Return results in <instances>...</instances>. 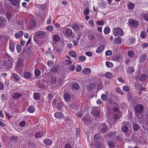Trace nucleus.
I'll use <instances>...</instances> for the list:
<instances>
[{"mask_svg": "<svg viewBox=\"0 0 148 148\" xmlns=\"http://www.w3.org/2000/svg\"><path fill=\"white\" fill-rule=\"evenodd\" d=\"M128 25L130 27L134 28L138 27L139 25V22L133 19H130L128 21Z\"/></svg>", "mask_w": 148, "mask_h": 148, "instance_id": "obj_1", "label": "nucleus"}, {"mask_svg": "<svg viewBox=\"0 0 148 148\" xmlns=\"http://www.w3.org/2000/svg\"><path fill=\"white\" fill-rule=\"evenodd\" d=\"M113 34L116 36H121L123 34L122 29L119 27H115L113 29Z\"/></svg>", "mask_w": 148, "mask_h": 148, "instance_id": "obj_2", "label": "nucleus"}, {"mask_svg": "<svg viewBox=\"0 0 148 148\" xmlns=\"http://www.w3.org/2000/svg\"><path fill=\"white\" fill-rule=\"evenodd\" d=\"M144 110V108L143 106L141 104H138L135 107V110L136 113H141Z\"/></svg>", "mask_w": 148, "mask_h": 148, "instance_id": "obj_3", "label": "nucleus"}, {"mask_svg": "<svg viewBox=\"0 0 148 148\" xmlns=\"http://www.w3.org/2000/svg\"><path fill=\"white\" fill-rule=\"evenodd\" d=\"M13 64V59L12 58H10L8 61L5 63V65L8 69H10L12 67Z\"/></svg>", "mask_w": 148, "mask_h": 148, "instance_id": "obj_4", "label": "nucleus"}, {"mask_svg": "<svg viewBox=\"0 0 148 148\" xmlns=\"http://www.w3.org/2000/svg\"><path fill=\"white\" fill-rule=\"evenodd\" d=\"M23 77L26 79H30L32 77L31 73L29 72L25 71L23 73Z\"/></svg>", "mask_w": 148, "mask_h": 148, "instance_id": "obj_5", "label": "nucleus"}, {"mask_svg": "<svg viewBox=\"0 0 148 148\" xmlns=\"http://www.w3.org/2000/svg\"><path fill=\"white\" fill-rule=\"evenodd\" d=\"M45 33L44 32L41 31H39L36 33L35 35L39 38H42L44 37Z\"/></svg>", "mask_w": 148, "mask_h": 148, "instance_id": "obj_6", "label": "nucleus"}, {"mask_svg": "<svg viewBox=\"0 0 148 148\" xmlns=\"http://www.w3.org/2000/svg\"><path fill=\"white\" fill-rule=\"evenodd\" d=\"M147 77V75L145 74H142L141 75H138L136 77V78L140 79V80L141 81H143L145 80Z\"/></svg>", "mask_w": 148, "mask_h": 148, "instance_id": "obj_7", "label": "nucleus"}, {"mask_svg": "<svg viewBox=\"0 0 148 148\" xmlns=\"http://www.w3.org/2000/svg\"><path fill=\"white\" fill-rule=\"evenodd\" d=\"M55 117L58 119H62L64 117L63 113L60 112H56L54 114Z\"/></svg>", "mask_w": 148, "mask_h": 148, "instance_id": "obj_8", "label": "nucleus"}, {"mask_svg": "<svg viewBox=\"0 0 148 148\" xmlns=\"http://www.w3.org/2000/svg\"><path fill=\"white\" fill-rule=\"evenodd\" d=\"M43 142L44 144L47 146H50L52 144V141L49 139H45L44 140Z\"/></svg>", "mask_w": 148, "mask_h": 148, "instance_id": "obj_9", "label": "nucleus"}, {"mask_svg": "<svg viewBox=\"0 0 148 148\" xmlns=\"http://www.w3.org/2000/svg\"><path fill=\"white\" fill-rule=\"evenodd\" d=\"M135 69L134 67L131 66L129 67L126 70L128 74H132L134 72Z\"/></svg>", "mask_w": 148, "mask_h": 148, "instance_id": "obj_10", "label": "nucleus"}, {"mask_svg": "<svg viewBox=\"0 0 148 148\" xmlns=\"http://www.w3.org/2000/svg\"><path fill=\"white\" fill-rule=\"evenodd\" d=\"M53 39L54 41L56 42H58L60 39V36L57 34L52 35Z\"/></svg>", "mask_w": 148, "mask_h": 148, "instance_id": "obj_11", "label": "nucleus"}, {"mask_svg": "<svg viewBox=\"0 0 148 148\" xmlns=\"http://www.w3.org/2000/svg\"><path fill=\"white\" fill-rule=\"evenodd\" d=\"M73 34V32L71 29H67L65 31V34L68 37L71 36Z\"/></svg>", "mask_w": 148, "mask_h": 148, "instance_id": "obj_12", "label": "nucleus"}, {"mask_svg": "<svg viewBox=\"0 0 148 148\" xmlns=\"http://www.w3.org/2000/svg\"><path fill=\"white\" fill-rule=\"evenodd\" d=\"M23 34V32L22 31H20L15 33L14 34L15 37L17 38H19L22 37Z\"/></svg>", "mask_w": 148, "mask_h": 148, "instance_id": "obj_13", "label": "nucleus"}, {"mask_svg": "<svg viewBox=\"0 0 148 148\" xmlns=\"http://www.w3.org/2000/svg\"><path fill=\"white\" fill-rule=\"evenodd\" d=\"M105 47L103 45H101L98 47L96 51V52L98 53L102 52L104 49Z\"/></svg>", "mask_w": 148, "mask_h": 148, "instance_id": "obj_14", "label": "nucleus"}, {"mask_svg": "<svg viewBox=\"0 0 148 148\" xmlns=\"http://www.w3.org/2000/svg\"><path fill=\"white\" fill-rule=\"evenodd\" d=\"M101 132L103 133L106 132L107 130V127L106 124L103 123L101 125Z\"/></svg>", "mask_w": 148, "mask_h": 148, "instance_id": "obj_15", "label": "nucleus"}, {"mask_svg": "<svg viewBox=\"0 0 148 148\" xmlns=\"http://www.w3.org/2000/svg\"><path fill=\"white\" fill-rule=\"evenodd\" d=\"M134 88L136 90H142V86L138 83H134Z\"/></svg>", "mask_w": 148, "mask_h": 148, "instance_id": "obj_16", "label": "nucleus"}, {"mask_svg": "<svg viewBox=\"0 0 148 148\" xmlns=\"http://www.w3.org/2000/svg\"><path fill=\"white\" fill-rule=\"evenodd\" d=\"M100 111V107H97V108L94 110L93 112L94 115L95 116H98L99 114Z\"/></svg>", "mask_w": 148, "mask_h": 148, "instance_id": "obj_17", "label": "nucleus"}, {"mask_svg": "<svg viewBox=\"0 0 148 148\" xmlns=\"http://www.w3.org/2000/svg\"><path fill=\"white\" fill-rule=\"evenodd\" d=\"M147 58V55L145 54H143L140 57L139 61L140 62H144Z\"/></svg>", "mask_w": 148, "mask_h": 148, "instance_id": "obj_18", "label": "nucleus"}, {"mask_svg": "<svg viewBox=\"0 0 148 148\" xmlns=\"http://www.w3.org/2000/svg\"><path fill=\"white\" fill-rule=\"evenodd\" d=\"M43 136V133L41 132H38L36 133L35 135V137L37 139H39Z\"/></svg>", "mask_w": 148, "mask_h": 148, "instance_id": "obj_19", "label": "nucleus"}, {"mask_svg": "<svg viewBox=\"0 0 148 148\" xmlns=\"http://www.w3.org/2000/svg\"><path fill=\"white\" fill-rule=\"evenodd\" d=\"M82 73L84 75L89 74L91 72V69L90 68H87L83 70Z\"/></svg>", "mask_w": 148, "mask_h": 148, "instance_id": "obj_20", "label": "nucleus"}, {"mask_svg": "<svg viewBox=\"0 0 148 148\" xmlns=\"http://www.w3.org/2000/svg\"><path fill=\"white\" fill-rule=\"evenodd\" d=\"M69 54L70 56L73 58H75L77 57V53L75 51L73 50L69 51Z\"/></svg>", "mask_w": 148, "mask_h": 148, "instance_id": "obj_21", "label": "nucleus"}, {"mask_svg": "<svg viewBox=\"0 0 148 148\" xmlns=\"http://www.w3.org/2000/svg\"><path fill=\"white\" fill-rule=\"evenodd\" d=\"M21 96V95L20 93L15 92L14 93L13 97L14 99H18L20 98Z\"/></svg>", "mask_w": 148, "mask_h": 148, "instance_id": "obj_22", "label": "nucleus"}, {"mask_svg": "<svg viewBox=\"0 0 148 148\" xmlns=\"http://www.w3.org/2000/svg\"><path fill=\"white\" fill-rule=\"evenodd\" d=\"M70 97V96L69 94L65 93L64 94V98L65 101L66 102H68L69 101Z\"/></svg>", "mask_w": 148, "mask_h": 148, "instance_id": "obj_23", "label": "nucleus"}, {"mask_svg": "<svg viewBox=\"0 0 148 148\" xmlns=\"http://www.w3.org/2000/svg\"><path fill=\"white\" fill-rule=\"evenodd\" d=\"M95 146L97 148H105L101 142H97Z\"/></svg>", "mask_w": 148, "mask_h": 148, "instance_id": "obj_24", "label": "nucleus"}, {"mask_svg": "<svg viewBox=\"0 0 148 148\" xmlns=\"http://www.w3.org/2000/svg\"><path fill=\"white\" fill-rule=\"evenodd\" d=\"M127 6L129 10H132L134 8L135 5L134 3L130 2L127 4Z\"/></svg>", "mask_w": 148, "mask_h": 148, "instance_id": "obj_25", "label": "nucleus"}, {"mask_svg": "<svg viewBox=\"0 0 148 148\" xmlns=\"http://www.w3.org/2000/svg\"><path fill=\"white\" fill-rule=\"evenodd\" d=\"M10 139L12 142L15 143L17 140V137L15 136H12L10 137Z\"/></svg>", "mask_w": 148, "mask_h": 148, "instance_id": "obj_26", "label": "nucleus"}, {"mask_svg": "<svg viewBox=\"0 0 148 148\" xmlns=\"http://www.w3.org/2000/svg\"><path fill=\"white\" fill-rule=\"evenodd\" d=\"M105 76L108 79L111 78L113 77L112 74L109 72H106L105 74Z\"/></svg>", "mask_w": 148, "mask_h": 148, "instance_id": "obj_27", "label": "nucleus"}, {"mask_svg": "<svg viewBox=\"0 0 148 148\" xmlns=\"http://www.w3.org/2000/svg\"><path fill=\"white\" fill-rule=\"evenodd\" d=\"M28 111L30 113H33L35 111V109L34 107L32 106H29L28 108Z\"/></svg>", "mask_w": 148, "mask_h": 148, "instance_id": "obj_28", "label": "nucleus"}, {"mask_svg": "<svg viewBox=\"0 0 148 148\" xmlns=\"http://www.w3.org/2000/svg\"><path fill=\"white\" fill-rule=\"evenodd\" d=\"M11 1V3L12 5L13 6H16L19 3L18 0H8Z\"/></svg>", "mask_w": 148, "mask_h": 148, "instance_id": "obj_29", "label": "nucleus"}, {"mask_svg": "<svg viewBox=\"0 0 148 148\" xmlns=\"http://www.w3.org/2000/svg\"><path fill=\"white\" fill-rule=\"evenodd\" d=\"M40 94L38 93H34L33 95V97L35 100H38L40 99Z\"/></svg>", "mask_w": 148, "mask_h": 148, "instance_id": "obj_30", "label": "nucleus"}, {"mask_svg": "<svg viewBox=\"0 0 148 148\" xmlns=\"http://www.w3.org/2000/svg\"><path fill=\"white\" fill-rule=\"evenodd\" d=\"M34 72L35 75L36 77L39 76L40 74V71L38 69L35 70Z\"/></svg>", "mask_w": 148, "mask_h": 148, "instance_id": "obj_31", "label": "nucleus"}, {"mask_svg": "<svg viewBox=\"0 0 148 148\" xmlns=\"http://www.w3.org/2000/svg\"><path fill=\"white\" fill-rule=\"evenodd\" d=\"M110 29L109 27H106L104 30V32L106 34H109L110 32Z\"/></svg>", "mask_w": 148, "mask_h": 148, "instance_id": "obj_32", "label": "nucleus"}, {"mask_svg": "<svg viewBox=\"0 0 148 148\" xmlns=\"http://www.w3.org/2000/svg\"><path fill=\"white\" fill-rule=\"evenodd\" d=\"M56 50L58 53L61 54L63 52V49L62 47H58L56 48Z\"/></svg>", "mask_w": 148, "mask_h": 148, "instance_id": "obj_33", "label": "nucleus"}, {"mask_svg": "<svg viewBox=\"0 0 148 148\" xmlns=\"http://www.w3.org/2000/svg\"><path fill=\"white\" fill-rule=\"evenodd\" d=\"M10 50L13 52L14 51V44L13 43H10Z\"/></svg>", "mask_w": 148, "mask_h": 148, "instance_id": "obj_34", "label": "nucleus"}, {"mask_svg": "<svg viewBox=\"0 0 148 148\" xmlns=\"http://www.w3.org/2000/svg\"><path fill=\"white\" fill-rule=\"evenodd\" d=\"M72 87L73 89L75 90H77L79 89V86L77 84L75 83L72 85Z\"/></svg>", "mask_w": 148, "mask_h": 148, "instance_id": "obj_35", "label": "nucleus"}, {"mask_svg": "<svg viewBox=\"0 0 148 148\" xmlns=\"http://www.w3.org/2000/svg\"><path fill=\"white\" fill-rule=\"evenodd\" d=\"M123 90L126 92H128L130 90V88L128 86H124L123 87Z\"/></svg>", "mask_w": 148, "mask_h": 148, "instance_id": "obj_36", "label": "nucleus"}, {"mask_svg": "<svg viewBox=\"0 0 148 148\" xmlns=\"http://www.w3.org/2000/svg\"><path fill=\"white\" fill-rule=\"evenodd\" d=\"M46 29L47 30L51 32H52L54 30V27L51 25H49L47 26Z\"/></svg>", "mask_w": 148, "mask_h": 148, "instance_id": "obj_37", "label": "nucleus"}, {"mask_svg": "<svg viewBox=\"0 0 148 148\" xmlns=\"http://www.w3.org/2000/svg\"><path fill=\"white\" fill-rule=\"evenodd\" d=\"M106 66L108 67L111 68L113 66V64L109 61H107L106 63Z\"/></svg>", "mask_w": 148, "mask_h": 148, "instance_id": "obj_38", "label": "nucleus"}, {"mask_svg": "<svg viewBox=\"0 0 148 148\" xmlns=\"http://www.w3.org/2000/svg\"><path fill=\"white\" fill-rule=\"evenodd\" d=\"M86 57L84 56H81L78 58L80 62H82L85 61L86 60Z\"/></svg>", "mask_w": 148, "mask_h": 148, "instance_id": "obj_39", "label": "nucleus"}, {"mask_svg": "<svg viewBox=\"0 0 148 148\" xmlns=\"http://www.w3.org/2000/svg\"><path fill=\"white\" fill-rule=\"evenodd\" d=\"M142 16L143 17L144 19L146 21H148V12L143 14Z\"/></svg>", "mask_w": 148, "mask_h": 148, "instance_id": "obj_40", "label": "nucleus"}, {"mask_svg": "<svg viewBox=\"0 0 148 148\" xmlns=\"http://www.w3.org/2000/svg\"><path fill=\"white\" fill-rule=\"evenodd\" d=\"M64 105L62 103L60 102L57 105V109L59 110H60L61 108L63 107Z\"/></svg>", "mask_w": 148, "mask_h": 148, "instance_id": "obj_41", "label": "nucleus"}, {"mask_svg": "<svg viewBox=\"0 0 148 148\" xmlns=\"http://www.w3.org/2000/svg\"><path fill=\"white\" fill-rule=\"evenodd\" d=\"M140 37L142 38H145L147 36L146 32L145 31L142 32L140 35Z\"/></svg>", "mask_w": 148, "mask_h": 148, "instance_id": "obj_42", "label": "nucleus"}, {"mask_svg": "<svg viewBox=\"0 0 148 148\" xmlns=\"http://www.w3.org/2000/svg\"><path fill=\"white\" fill-rule=\"evenodd\" d=\"M114 41L115 43L117 44H120L121 42V39L119 37H117L115 38Z\"/></svg>", "mask_w": 148, "mask_h": 148, "instance_id": "obj_43", "label": "nucleus"}, {"mask_svg": "<svg viewBox=\"0 0 148 148\" xmlns=\"http://www.w3.org/2000/svg\"><path fill=\"white\" fill-rule=\"evenodd\" d=\"M57 80L56 78L54 77H52L50 79V82L51 84H55Z\"/></svg>", "mask_w": 148, "mask_h": 148, "instance_id": "obj_44", "label": "nucleus"}, {"mask_svg": "<svg viewBox=\"0 0 148 148\" xmlns=\"http://www.w3.org/2000/svg\"><path fill=\"white\" fill-rule=\"evenodd\" d=\"M90 12V9L88 8H87L84 10V14L85 15H87Z\"/></svg>", "mask_w": 148, "mask_h": 148, "instance_id": "obj_45", "label": "nucleus"}, {"mask_svg": "<svg viewBox=\"0 0 148 148\" xmlns=\"http://www.w3.org/2000/svg\"><path fill=\"white\" fill-rule=\"evenodd\" d=\"M133 130L135 131H137L139 128L138 125L136 124H133Z\"/></svg>", "mask_w": 148, "mask_h": 148, "instance_id": "obj_46", "label": "nucleus"}, {"mask_svg": "<svg viewBox=\"0 0 148 148\" xmlns=\"http://www.w3.org/2000/svg\"><path fill=\"white\" fill-rule=\"evenodd\" d=\"M72 28L75 31H77L79 28V26L77 25L74 24L72 26Z\"/></svg>", "mask_w": 148, "mask_h": 148, "instance_id": "obj_47", "label": "nucleus"}, {"mask_svg": "<svg viewBox=\"0 0 148 148\" xmlns=\"http://www.w3.org/2000/svg\"><path fill=\"white\" fill-rule=\"evenodd\" d=\"M26 125L25 121H23L20 122L19 123V125L21 127H25Z\"/></svg>", "mask_w": 148, "mask_h": 148, "instance_id": "obj_48", "label": "nucleus"}, {"mask_svg": "<svg viewBox=\"0 0 148 148\" xmlns=\"http://www.w3.org/2000/svg\"><path fill=\"white\" fill-rule=\"evenodd\" d=\"M127 54L130 57H132L134 55V51L132 50H130L128 51Z\"/></svg>", "mask_w": 148, "mask_h": 148, "instance_id": "obj_49", "label": "nucleus"}, {"mask_svg": "<svg viewBox=\"0 0 148 148\" xmlns=\"http://www.w3.org/2000/svg\"><path fill=\"white\" fill-rule=\"evenodd\" d=\"M12 75L14 79L16 81H19V76L16 74L15 73H12Z\"/></svg>", "mask_w": 148, "mask_h": 148, "instance_id": "obj_50", "label": "nucleus"}, {"mask_svg": "<svg viewBox=\"0 0 148 148\" xmlns=\"http://www.w3.org/2000/svg\"><path fill=\"white\" fill-rule=\"evenodd\" d=\"M129 128L127 126L123 127L121 128L122 131L124 132H126L128 130Z\"/></svg>", "mask_w": 148, "mask_h": 148, "instance_id": "obj_51", "label": "nucleus"}, {"mask_svg": "<svg viewBox=\"0 0 148 148\" xmlns=\"http://www.w3.org/2000/svg\"><path fill=\"white\" fill-rule=\"evenodd\" d=\"M65 60L66 64L67 65H69L72 64V62L71 58L70 59H66Z\"/></svg>", "mask_w": 148, "mask_h": 148, "instance_id": "obj_52", "label": "nucleus"}, {"mask_svg": "<svg viewBox=\"0 0 148 148\" xmlns=\"http://www.w3.org/2000/svg\"><path fill=\"white\" fill-rule=\"evenodd\" d=\"M116 91L120 94L122 95L124 94L123 92L119 88H117L116 89Z\"/></svg>", "mask_w": 148, "mask_h": 148, "instance_id": "obj_53", "label": "nucleus"}, {"mask_svg": "<svg viewBox=\"0 0 148 148\" xmlns=\"http://www.w3.org/2000/svg\"><path fill=\"white\" fill-rule=\"evenodd\" d=\"M96 23L98 25H104V21L103 20L98 21Z\"/></svg>", "mask_w": 148, "mask_h": 148, "instance_id": "obj_54", "label": "nucleus"}, {"mask_svg": "<svg viewBox=\"0 0 148 148\" xmlns=\"http://www.w3.org/2000/svg\"><path fill=\"white\" fill-rule=\"evenodd\" d=\"M112 52L111 50H108L106 51L105 52V55L106 56H109L112 54Z\"/></svg>", "mask_w": 148, "mask_h": 148, "instance_id": "obj_55", "label": "nucleus"}, {"mask_svg": "<svg viewBox=\"0 0 148 148\" xmlns=\"http://www.w3.org/2000/svg\"><path fill=\"white\" fill-rule=\"evenodd\" d=\"M88 23L90 27H94L95 26L93 20H91L89 21Z\"/></svg>", "mask_w": 148, "mask_h": 148, "instance_id": "obj_56", "label": "nucleus"}, {"mask_svg": "<svg viewBox=\"0 0 148 148\" xmlns=\"http://www.w3.org/2000/svg\"><path fill=\"white\" fill-rule=\"evenodd\" d=\"M108 145L110 147L112 148L114 146V143L113 142L109 141L108 143Z\"/></svg>", "mask_w": 148, "mask_h": 148, "instance_id": "obj_57", "label": "nucleus"}, {"mask_svg": "<svg viewBox=\"0 0 148 148\" xmlns=\"http://www.w3.org/2000/svg\"><path fill=\"white\" fill-rule=\"evenodd\" d=\"M64 148H72V145L69 143L65 144L64 145Z\"/></svg>", "mask_w": 148, "mask_h": 148, "instance_id": "obj_58", "label": "nucleus"}, {"mask_svg": "<svg viewBox=\"0 0 148 148\" xmlns=\"http://www.w3.org/2000/svg\"><path fill=\"white\" fill-rule=\"evenodd\" d=\"M116 132H114L113 133L112 132H111L109 133L108 136L109 137H111L112 136L114 137L116 136Z\"/></svg>", "mask_w": 148, "mask_h": 148, "instance_id": "obj_59", "label": "nucleus"}, {"mask_svg": "<svg viewBox=\"0 0 148 148\" xmlns=\"http://www.w3.org/2000/svg\"><path fill=\"white\" fill-rule=\"evenodd\" d=\"M102 99L104 101H106L107 99V96L104 94H102L101 96Z\"/></svg>", "mask_w": 148, "mask_h": 148, "instance_id": "obj_60", "label": "nucleus"}, {"mask_svg": "<svg viewBox=\"0 0 148 148\" xmlns=\"http://www.w3.org/2000/svg\"><path fill=\"white\" fill-rule=\"evenodd\" d=\"M75 66L73 65H71L69 66V69L72 71H74L75 69Z\"/></svg>", "mask_w": 148, "mask_h": 148, "instance_id": "obj_61", "label": "nucleus"}, {"mask_svg": "<svg viewBox=\"0 0 148 148\" xmlns=\"http://www.w3.org/2000/svg\"><path fill=\"white\" fill-rule=\"evenodd\" d=\"M101 136V135L100 133H97L94 136V139H98Z\"/></svg>", "mask_w": 148, "mask_h": 148, "instance_id": "obj_62", "label": "nucleus"}, {"mask_svg": "<svg viewBox=\"0 0 148 148\" xmlns=\"http://www.w3.org/2000/svg\"><path fill=\"white\" fill-rule=\"evenodd\" d=\"M85 54L89 57H91L92 56V53L90 51H87L85 52Z\"/></svg>", "mask_w": 148, "mask_h": 148, "instance_id": "obj_63", "label": "nucleus"}, {"mask_svg": "<svg viewBox=\"0 0 148 148\" xmlns=\"http://www.w3.org/2000/svg\"><path fill=\"white\" fill-rule=\"evenodd\" d=\"M16 50L18 53H20L21 50V47L20 45H17L16 46Z\"/></svg>", "mask_w": 148, "mask_h": 148, "instance_id": "obj_64", "label": "nucleus"}]
</instances>
